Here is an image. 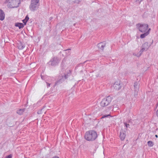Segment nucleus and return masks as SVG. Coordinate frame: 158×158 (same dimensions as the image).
Returning a JSON list of instances; mask_svg holds the SVG:
<instances>
[{"instance_id":"12","label":"nucleus","mask_w":158,"mask_h":158,"mask_svg":"<svg viewBox=\"0 0 158 158\" xmlns=\"http://www.w3.org/2000/svg\"><path fill=\"white\" fill-rule=\"evenodd\" d=\"M17 47L19 49L22 50L25 48V46L24 44L21 42H19V43H17Z\"/></svg>"},{"instance_id":"19","label":"nucleus","mask_w":158,"mask_h":158,"mask_svg":"<svg viewBox=\"0 0 158 158\" xmlns=\"http://www.w3.org/2000/svg\"><path fill=\"white\" fill-rule=\"evenodd\" d=\"M144 33L141 34L140 36V37L141 38H143L145 37L147 35H148L149 33L148 32H144Z\"/></svg>"},{"instance_id":"5","label":"nucleus","mask_w":158,"mask_h":158,"mask_svg":"<svg viewBox=\"0 0 158 158\" xmlns=\"http://www.w3.org/2000/svg\"><path fill=\"white\" fill-rule=\"evenodd\" d=\"M60 60L57 57H54L50 61L48 64L52 66H55L60 62Z\"/></svg>"},{"instance_id":"28","label":"nucleus","mask_w":158,"mask_h":158,"mask_svg":"<svg viewBox=\"0 0 158 158\" xmlns=\"http://www.w3.org/2000/svg\"><path fill=\"white\" fill-rule=\"evenodd\" d=\"M23 23H24V25H25L26 24L27 21H26L24 19L23 20Z\"/></svg>"},{"instance_id":"34","label":"nucleus","mask_w":158,"mask_h":158,"mask_svg":"<svg viewBox=\"0 0 158 158\" xmlns=\"http://www.w3.org/2000/svg\"><path fill=\"white\" fill-rule=\"evenodd\" d=\"M155 137H156V138H157L158 137V135H155Z\"/></svg>"},{"instance_id":"27","label":"nucleus","mask_w":158,"mask_h":158,"mask_svg":"<svg viewBox=\"0 0 158 158\" xmlns=\"http://www.w3.org/2000/svg\"><path fill=\"white\" fill-rule=\"evenodd\" d=\"M12 155L11 154H10L7 156L6 158H12Z\"/></svg>"},{"instance_id":"13","label":"nucleus","mask_w":158,"mask_h":158,"mask_svg":"<svg viewBox=\"0 0 158 158\" xmlns=\"http://www.w3.org/2000/svg\"><path fill=\"white\" fill-rule=\"evenodd\" d=\"M151 44L149 45L148 42H146L144 43L142 46L141 47L145 48L146 51H147L150 46Z\"/></svg>"},{"instance_id":"6","label":"nucleus","mask_w":158,"mask_h":158,"mask_svg":"<svg viewBox=\"0 0 158 158\" xmlns=\"http://www.w3.org/2000/svg\"><path fill=\"white\" fill-rule=\"evenodd\" d=\"M66 79V77H64V75L59 76L58 78L57 81L56 82L55 85H56L61 84Z\"/></svg>"},{"instance_id":"16","label":"nucleus","mask_w":158,"mask_h":158,"mask_svg":"<svg viewBox=\"0 0 158 158\" xmlns=\"http://www.w3.org/2000/svg\"><path fill=\"white\" fill-rule=\"evenodd\" d=\"M66 73L64 75V77H66V78L67 79L70 76L71 74V71L69 70H66Z\"/></svg>"},{"instance_id":"24","label":"nucleus","mask_w":158,"mask_h":158,"mask_svg":"<svg viewBox=\"0 0 158 158\" xmlns=\"http://www.w3.org/2000/svg\"><path fill=\"white\" fill-rule=\"evenodd\" d=\"M43 110V109H41L40 110H39L38 111V114H41L42 113V111Z\"/></svg>"},{"instance_id":"2","label":"nucleus","mask_w":158,"mask_h":158,"mask_svg":"<svg viewBox=\"0 0 158 158\" xmlns=\"http://www.w3.org/2000/svg\"><path fill=\"white\" fill-rule=\"evenodd\" d=\"M111 101V97L108 96L106 98L103 99L100 103V106L102 107H105L108 106Z\"/></svg>"},{"instance_id":"8","label":"nucleus","mask_w":158,"mask_h":158,"mask_svg":"<svg viewBox=\"0 0 158 158\" xmlns=\"http://www.w3.org/2000/svg\"><path fill=\"white\" fill-rule=\"evenodd\" d=\"M114 89L116 90H118L120 89L121 86L119 82H115L113 85Z\"/></svg>"},{"instance_id":"36","label":"nucleus","mask_w":158,"mask_h":158,"mask_svg":"<svg viewBox=\"0 0 158 158\" xmlns=\"http://www.w3.org/2000/svg\"><path fill=\"white\" fill-rule=\"evenodd\" d=\"M70 49H67V50H70Z\"/></svg>"},{"instance_id":"14","label":"nucleus","mask_w":158,"mask_h":158,"mask_svg":"<svg viewBox=\"0 0 158 158\" xmlns=\"http://www.w3.org/2000/svg\"><path fill=\"white\" fill-rule=\"evenodd\" d=\"M145 50V48H143V47H142V49L139 51V52L138 54H136L135 53H134L133 54V55L134 56H136L138 57H139L141 55V54L143 53V52H144Z\"/></svg>"},{"instance_id":"21","label":"nucleus","mask_w":158,"mask_h":158,"mask_svg":"<svg viewBox=\"0 0 158 158\" xmlns=\"http://www.w3.org/2000/svg\"><path fill=\"white\" fill-rule=\"evenodd\" d=\"M148 146L150 147H152L153 145V142L151 141H148Z\"/></svg>"},{"instance_id":"1","label":"nucleus","mask_w":158,"mask_h":158,"mask_svg":"<svg viewBox=\"0 0 158 158\" xmlns=\"http://www.w3.org/2000/svg\"><path fill=\"white\" fill-rule=\"evenodd\" d=\"M98 137L96 132L94 130H90L87 131L85 134L84 138L87 141H93L95 140Z\"/></svg>"},{"instance_id":"9","label":"nucleus","mask_w":158,"mask_h":158,"mask_svg":"<svg viewBox=\"0 0 158 158\" xmlns=\"http://www.w3.org/2000/svg\"><path fill=\"white\" fill-rule=\"evenodd\" d=\"M13 3L14 4V6H12V8H17L18 7L20 3V0H14L13 1Z\"/></svg>"},{"instance_id":"20","label":"nucleus","mask_w":158,"mask_h":158,"mask_svg":"<svg viewBox=\"0 0 158 158\" xmlns=\"http://www.w3.org/2000/svg\"><path fill=\"white\" fill-rule=\"evenodd\" d=\"M39 0H31V3L38 4Z\"/></svg>"},{"instance_id":"15","label":"nucleus","mask_w":158,"mask_h":158,"mask_svg":"<svg viewBox=\"0 0 158 158\" xmlns=\"http://www.w3.org/2000/svg\"><path fill=\"white\" fill-rule=\"evenodd\" d=\"M125 136L126 135L124 132L123 131H122L120 132L119 135L121 140H123L125 138Z\"/></svg>"},{"instance_id":"3","label":"nucleus","mask_w":158,"mask_h":158,"mask_svg":"<svg viewBox=\"0 0 158 158\" xmlns=\"http://www.w3.org/2000/svg\"><path fill=\"white\" fill-rule=\"evenodd\" d=\"M137 27L140 32L144 33L146 31L148 28V25L146 24H138L136 25Z\"/></svg>"},{"instance_id":"29","label":"nucleus","mask_w":158,"mask_h":158,"mask_svg":"<svg viewBox=\"0 0 158 158\" xmlns=\"http://www.w3.org/2000/svg\"><path fill=\"white\" fill-rule=\"evenodd\" d=\"M156 116L158 117V109L157 110L156 112Z\"/></svg>"},{"instance_id":"35","label":"nucleus","mask_w":158,"mask_h":158,"mask_svg":"<svg viewBox=\"0 0 158 158\" xmlns=\"http://www.w3.org/2000/svg\"><path fill=\"white\" fill-rule=\"evenodd\" d=\"M76 24V23L74 24V26H75Z\"/></svg>"},{"instance_id":"7","label":"nucleus","mask_w":158,"mask_h":158,"mask_svg":"<svg viewBox=\"0 0 158 158\" xmlns=\"http://www.w3.org/2000/svg\"><path fill=\"white\" fill-rule=\"evenodd\" d=\"M39 5L38 4L31 3L29 6V8L31 11H34L38 8Z\"/></svg>"},{"instance_id":"23","label":"nucleus","mask_w":158,"mask_h":158,"mask_svg":"<svg viewBox=\"0 0 158 158\" xmlns=\"http://www.w3.org/2000/svg\"><path fill=\"white\" fill-rule=\"evenodd\" d=\"M124 125H125V126L127 127V128H128V127H129V124H127V123L126 122H124Z\"/></svg>"},{"instance_id":"10","label":"nucleus","mask_w":158,"mask_h":158,"mask_svg":"<svg viewBox=\"0 0 158 158\" xmlns=\"http://www.w3.org/2000/svg\"><path fill=\"white\" fill-rule=\"evenodd\" d=\"M106 46V44L104 42L100 43L98 44L97 46L98 48L103 50Z\"/></svg>"},{"instance_id":"25","label":"nucleus","mask_w":158,"mask_h":158,"mask_svg":"<svg viewBox=\"0 0 158 158\" xmlns=\"http://www.w3.org/2000/svg\"><path fill=\"white\" fill-rule=\"evenodd\" d=\"M25 20L26 21H28V20H29V18L28 16V15H27L26 17H25Z\"/></svg>"},{"instance_id":"32","label":"nucleus","mask_w":158,"mask_h":158,"mask_svg":"<svg viewBox=\"0 0 158 158\" xmlns=\"http://www.w3.org/2000/svg\"><path fill=\"white\" fill-rule=\"evenodd\" d=\"M143 0H136V1H139L140 2L142 1ZM140 3V2H139Z\"/></svg>"},{"instance_id":"17","label":"nucleus","mask_w":158,"mask_h":158,"mask_svg":"<svg viewBox=\"0 0 158 158\" xmlns=\"http://www.w3.org/2000/svg\"><path fill=\"white\" fill-rule=\"evenodd\" d=\"M15 26L18 27L19 29L23 28L24 27V25L23 23H16Z\"/></svg>"},{"instance_id":"37","label":"nucleus","mask_w":158,"mask_h":158,"mask_svg":"<svg viewBox=\"0 0 158 158\" xmlns=\"http://www.w3.org/2000/svg\"><path fill=\"white\" fill-rule=\"evenodd\" d=\"M153 42V41L152 40V43Z\"/></svg>"},{"instance_id":"22","label":"nucleus","mask_w":158,"mask_h":158,"mask_svg":"<svg viewBox=\"0 0 158 158\" xmlns=\"http://www.w3.org/2000/svg\"><path fill=\"white\" fill-rule=\"evenodd\" d=\"M110 114L107 115H104L102 116V118H110Z\"/></svg>"},{"instance_id":"26","label":"nucleus","mask_w":158,"mask_h":158,"mask_svg":"<svg viewBox=\"0 0 158 158\" xmlns=\"http://www.w3.org/2000/svg\"><path fill=\"white\" fill-rule=\"evenodd\" d=\"M73 1L74 2V3H78L80 2V1L79 0H75V1H73Z\"/></svg>"},{"instance_id":"33","label":"nucleus","mask_w":158,"mask_h":158,"mask_svg":"<svg viewBox=\"0 0 158 158\" xmlns=\"http://www.w3.org/2000/svg\"><path fill=\"white\" fill-rule=\"evenodd\" d=\"M150 30H151V29L150 28L149 29L148 31L147 32H148L149 33V31H150Z\"/></svg>"},{"instance_id":"30","label":"nucleus","mask_w":158,"mask_h":158,"mask_svg":"<svg viewBox=\"0 0 158 158\" xmlns=\"http://www.w3.org/2000/svg\"><path fill=\"white\" fill-rule=\"evenodd\" d=\"M46 83H47V86H48V87L50 86V84H49L48 83L46 82Z\"/></svg>"},{"instance_id":"18","label":"nucleus","mask_w":158,"mask_h":158,"mask_svg":"<svg viewBox=\"0 0 158 158\" xmlns=\"http://www.w3.org/2000/svg\"><path fill=\"white\" fill-rule=\"evenodd\" d=\"M24 110L25 109H20L19 110H17V113L19 115H21L23 114Z\"/></svg>"},{"instance_id":"11","label":"nucleus","mask_w":158,"mask_h":158,"mask_svg":"<svg viewBox=\"0 0 158 158\" xmlns=\"http://www.w3.org/2000/svg\"><path fill=\"white\" fill-rule=\"evenodd\" d=\"M5 18V14L3 11L0 9V20L3 21Z\"/></svg>"},{"instance_id":"4","label":"nucleus","mask_w":158,"mask_h":158,"mask_svg":"<svg viewBox=\"0 0 158 158\" xmlns=\"http://www.w3.org/2000/svg\"><path fill=\"white\" fill-rule=\"evenodd\" d=\"M140 83L139 82H136L134 83V96L136 97L137 96L138 91L139 90Z\"/></svg>"},{"instance_id":"31","label":"nucleus","mask_w":158,"mask_h":158,"mask_svg":"<svg viewBox=\"0 0 158 158\" xmlns=\"http://www.w3.org/2000/svg\"><path fill=\"white\" fill-rule=\"evenodd\" d=\"M52 158H59L58 156H55L52 157Z\"/></svg>"}]
</instances>
